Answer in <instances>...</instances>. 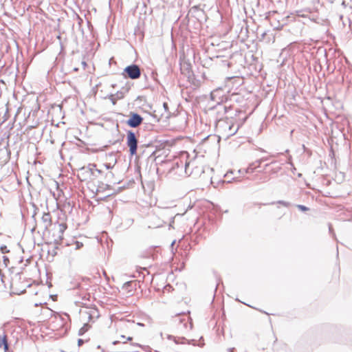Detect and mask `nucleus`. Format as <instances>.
I'll return each instance as SVG.
<instances>
[{
    "label": "nucleus",
    "instance_id": "obj_14",
    "mask_svg": "<svg viewBox=\"0 0 352 352\" xmlns=\"http://www.w3.org/2000/svg\"><path fill=\"white\" fill-rule=\"evenodd\" d=\"M297 208L300 210L301 211H303V212H305V211H307L309 210L308 208H307L306 206H302V205H298L297 206Z\"/></svg>",
    "mask_w": 352,
    "mask_h": 352
},
{
    "label": "nucleus",
    "instance_id": "obj_1",
    "mask_svg": "<svg viewBox=\"0 0 352 352\" xmlns=\"http://www.w3.org/2000/svg\"><path fill=\"white\" fill-rule=\"evenodd\" d=\"M126 144L129 147V151L131 155H134L137 153L138 140L135 135L132 131H129L126 135Z\"/></svg>",
    "mask_w": 352,
    "mask_h": 352
},
{
    "label": "nucleus",
    "instance_id": "obj_11",
    "mask_svg": "<svg viewBox=\"0 0 352 352\" xmlns=\"http://www.w3.org/2000/svg\"><path fill=\"white\" fill-rule=\"evenodd\" d=\"M132 284H133L132 282H127V283H124L122 287V290L129 289V287L132 285Z\"/></svg>",
    "mask_w": 352,
    "mask_h": 352
},
{
    "label": "nucleus",
    "instance_id": "obj_18",
    "mask_svg": "<svg viewBox=\"0 0 352 352\" xmlns=\"http://www.w3.org/2000/svg\"><path fill=\"white\" fill-rule=\"evenodd\" d=\"M3 258H4V261H8V258L7 257H6V256H4V257H3Z\"/></svg>",
    "mask_w": 352,
    "mask_h": 352
},
{
    "label": "nucleus",
    "instance_id": "obj_17",
    "mask_svg": "<svg viewBox=\"0 0 352 352\" xmlns=\"http://www.w3.org/2000/svg\"><path fill=\"white\" fill-rule=\"evenodd\" d=\"M133 323H134L133 322H128V323H127V324H125L124 327H127L128 324H130V325H131V326H133Z\"/></svg>",
    "mask_w": 352,
    "mask_h": 352
},
{
    "label": "nucleus",
    "instance_id": "obj_3",
    "mask_svg": "<svg viewBox=\"0 0 352 352\" xmlns=\"http://www.w3.org/2000/svg\"><path fill=\"white\" fill-rule=\"evenodd\" d=\"M143 118L137 113H131L130 118L127 120V124L131 127H137L140 126L142 122Z\"/></svg>",
    "mask_w": 352,
    "mask_h": 352
},
{
    "label": "nucleus",
    "instance_id": "obj_2",
    "mask_svg": "<svg viewBox=\"0 0 352 352\" xmlns=\"http://www.w3.org/2000/svg\"><path fill=\"white\" fill-rule=\"evenodd\" d=\"M124 72L129 78L137 79L140 76L141 72L140 67L136 65H131L124 69Z\"/></svg>",
    "mask_w": 352,
    "mask_h": 352
},
{
    "label": "nucleus",
    "instance_id": "obj_8",
    "mask_svg": "<svg viewBox=\"0 0 352 352\" xmlns=\"http://www.w3.org/2000/svg\"><path fill=\"white\" fill-rule=\"evenodd\" d=\"M124 340L131 341V340H133V337L131 336H129L126 337V336L122 335L120 340L114 341L112 344L113 345H116V344H117L118 343H120V342L126 343V341Z\"/></svg>",
    "mask_w": 352,
    "mask_h": 352
},
{
    "label": "nucleus",
    "instance_id": "obj_6",
    "mask_svg": "<svg viewBox=\"0 0 352 352\" xmlns=\"http://www.w3.org/2000/svg\"><path fill=\"white\" fill-rule=\"evenodd\" d=\"M223 124H226V125H228V131H225V135L228 136V135L234 134V132L232 131V126H231V125L229 123H228V122H221L220 121V122H218L217 127V128H222L223 126Z\"/></svg>",
    "mask_w": 352,
    "mask_h": 352
},
{
    "label": "nucleus",
    "instance_id": "obj_12",
    "mask_svg": "<svg viewBox=\"0 0 352 352\" xmlns=\"http://www.w3.org/2000/svg\"><path fill=\"white\" fill-rule=\"evenodd\" d=\"M190 163H191L190 161H188V160H186V161L185 162V171L186 173H188Z\"/></svg>",
    "mask_w": 352,
    "mask_h": 352
},
{
    "label": "nucleus",
    "instance_id": "obj_15",
    "mask_svg": "<svg viewBox=\"0 0 352 352\" xmlns=\"http://www.w3.org/2000/svg\"><path fill=\"white\" fill-rule=\"evenodd\" d=\"M182 155H186V158H187V159H188V157H189V154L188 153V152H186V151H184V152H182Z\"/></svg>",
    "mask_w": 352,
    "mask_h": 352
},
{
    "label": "nucleus",
    "instance_id": "obj_19",
    "mask_svg": "<svg viewBox=\"0 0 352 352\" xmlns=\"http://www.w3.org/2000/svg\"><path fill=\"white\" fill-rule=\"evenodd\" d=\"M80 333L83 332V329H80Z\"/></svg>",
    "mask_w": 352,
    "mask_h": 352
},
{
    "label": "nucleus",
    "instance_id": "obj_10",
    "mask_svg": "<svg viewBox=\"0 0 352 352\" xmlns=\"http://www.w3.org/2000/svg\"><path fill=\"white\" fill-rule=\"evenodd\" d=\"M58 227H59V231L63 233L67 228V225L66 223L63 222L59 224Z\"/></svg>",
    "mask_w": 352,
    "mask_h": 352
},
{
    "label": "nucleus",
    "instance_id": "obj_4",
    "mask_svg": "<svg viewBox=\"0 0 352 352\" xmlns=\"http://www.w3.org/2000/svg\"><path fill=\"white\" fill-rule=\"evenodd\" d=\"M11 289L13 293L19 295L25 292V285L21 287L19 286V281L15 280L12 283Z\"/></svg>",
    "mask_w": 352,
    "mask_h": 352
},
{
    "label": "nucleus",
    "instance_id": "obj_5",
    "mask_svg": "<svg viewBox=\"0 0 352 352\" xmlns=\"http://www.w3.org/2000/svg\"><path fill=\"white\" fill-rule=\"evenodd\" d=\"M0 347H3L5 352L8 350V344L6 335H0Z\"/></svg>",
    "mask_w": 352,
    "mask_h": 352
},
{
    "label": "nucleus",
    "instance_id": "obj_9",
    "mask_svg": "<svg viewBox=\"0 0 352 352\" xmlns=\"http://www.w3.org/2000/svg\"><path fill=\"white\" fill-rule=\"evenodd\" d=\"M163 107L166 111V114H165V118H168L170 117V112L169 111V107H168V104L167 102H164L163 104Z\"/></svg>",
    "mask_w": 352,
    "mask_h": 352
},
{
    "label": "nucleus",
    "instance_id": "obj_16",
    "mask_svg": "<svg viewBox=\"0 0 352 352\" xmlns=\"http://www.w3.org/2000/svg\"><path fill=\"white\" fill-rule=\"evenodd\" d=\"M78 346H81L83 344V340L82 339H79L78 340Z\"/></svg>",
    "mask_w": 352,
    "mask_h": 352
},
{
    "label": "nucleus",
    "instance_id": "obj_13",
    "mask_svg": "<svg viewBox=\"0 0 352 352\" xmlns=\"http://www.w3.org/2000/svg\"><path fill=\"white\" fill-rule=\"evenodd\" d=\"M0 250H1V253H3V254L8 253L10 252V250H8V248H7L6 245L1 246Z\"/></svg>",
    "mask_w": 352,
    "mask_h": 352
},
{
    "label": "nucleus",
    "instance_id": "obj_7",
    "mask_svg": "<svg viewBox=\"0 0 352 352\" xmlns=\"http://www.w3.org/2000/svg\"><path fill=\"white\" fill-rule=\"evenodd\" d=\"M42 221L46 223V226L52 224V217L49 212H45L42 216Z\"/></svg>",
    "mask_w": 352,
    "mask_h": 352
}]
</instances>
